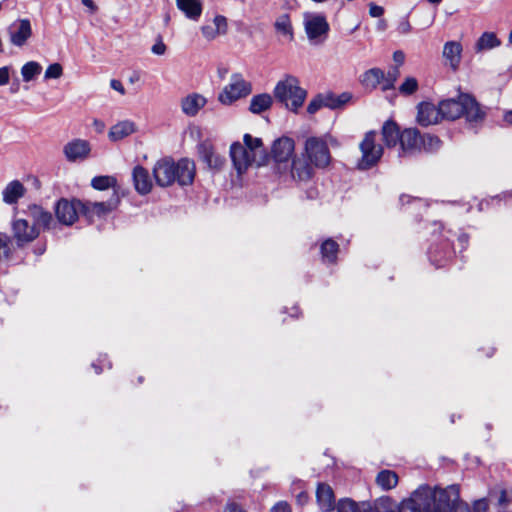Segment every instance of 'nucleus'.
Listing matches in <instances>:
<instances>
[{
  "instance_id": "nucleus-5",
  "label": "nucleus",
  "mask_w": 512,
  "mask_h": 512,
  "mask_svg": "<svg viewBox=\"0 0 512 512\" xmlns=\"http://www.w3.org/2000/svg\"><path fill=\"white\" fill-rule=\"evenodd\" d=\"M273 95L289 111L297 113L304 104L307 91L299 86V80L295 76L286 75L275 85Z\"/></svg>"
},
{
  "instance_id": "nucleus-34",
  "label": "nucleus",
  "mask_w": 512,
  "mask_h": 512,
  "mask_svg": "<svg viewBox=\"0 0 512 512\" xmlns=\"http://www.w3.org/2000/svg\"><path fill=\"white\" fill-rule=\"evenodd\" d=\"M376 483L382 490H391L398 484V475L392 470H381L377 474Z\"/></svg>"
},
{
  "instance_id": "nucleus-35",
  "label": "nucleus",
  "mask_w": 512,
  "mask_h": 512,
  "mask_svg": "<svg viewBox=\"0 0 512 512\" xmlns=\"http://www.w3.org/2000/svg\"><path fill=\"white\" fill-rule=\"evenodd\" d=\"M274 28L277 33L287 37L290 41L294 40V30L288 13L280 15L276 19Z\"/></svg>"
},
{
  "instance_id": "nucleus-57",
  "label": "nucleus",
  "mask_w": 512,
  "mask_h": 512,
  "mask_svg": "<svg viewBox=\"0 0 512 512\" xmlns=\"http://www.w3.org/2000/svg\"><path fill=\"white\" fill-rule=\"evenodd\" d=\"M369 14L371 17L379 18L384 14V8L372 3L370 4Z\"/></svg>"
},
{
  "instance_id": "nucleus-10",
  "label": "nucleus",
  "mask_w": 512,
  "mask_h": 512,
  "mask_svg": "<svg viewBox=\"0 0 512 512\" xmlns=\"http://www.w3.org/2000/svg\"><path fill=\"white\" fill-rule=\"evenodd\" d=\"M305 151L312 164L324 168L330 163L331 155L325 140L319 137H309L305 142Z\"/></svg>"
},
{
  "instance_id": "nucleus-44",
  "label": "nucleus",
  "mask_w": 512,
  "mask_h": 512,
  "mask_svg": "<svg viewBox=\"0 0 512 512\" xmlns=\"http://www.w3.org/2000/svg\"><path fill=\"white\" fill-rule=\"evenodd\" d=\"M78 217L83 216L89 223L94 221V217L96 216L94 210L92 209V202L90 201H81L80 204H77Z\"/></svg>"
},
{
  "instance_id": "nucleus-55",
  "label": "nucleus",
  "mask_w": 512,
  "mask_h": 512,
  "mask_svg": "<svg viewBox=\"0 0 512 512\" xmlns=\"http://www.w3.org/2000/svg\"><path fill=\"white\" fill-rule=\"evenodd\" d=\"M151 51L155 55H163L166 51V45L162 41L161 37L159 40L152 46Z\"/></svg>"
},
{
  "instance_id": "nucleus-19",
  "label": "nucleus",
  "mask_w": 512,
  "mask_h": 512,
  "mask_svg": "<svg viewBox=\"0 0 512 512\" xmlns=\"http://www.w3.org/2000/svg\"><path fill=\"white\" fill-rule=\"evenodd\" d=\"M132 181L135 190L140 195H147L152 189L149 171L141 165H136L132 171Z\"/></svg>"
},
{
  "instance_id": "nucleus-9",
  "label": "nucleus",
  "mask_w": 512,
  "mask_h": 512,
  "mask_svg": "<svg viewBox=\"0 0 512 512\" xmlns=\"http://www.w3.org/2000/svg\"><path fill=\"white\" fill-rule=\"evenodd\" d=\"M295 142L292 138L282 136L273 141L271 151L269 152L270 161L273 160L278 166L279 173L282 174L281 167L284 171L288 169L289 163L294 157Z\"/></svg>"
},
{
  "instance_id": "nucleus-60",
  "label": "nucleus",
  "mask_w": 512,
  "mask_h": 512,
  "mask_svg": "<svg viewBox=\"0 0 512 512\" xmlns=\"http://www.w3.org/2000/svg\"><path fill=\"white\" fill-rule=\"evenodd\" d=\"M393 60L396 63V66H398V67L401 66L404 63V60H405L404 52L401 51V50H396L393 53Z\"/></svg>"
},
{
  "instance_id": "nucleus-53",
  "label": "nucleus",
  "mask_w": 512,
  "mask_h": 512,
  "mask_svg": "<svg viewBox=\"0 0 512 512\" xmlns=\"http://www.w3.org/2000/svg\"><path fill=\"white\" fill-rule=\"evenodd\" d=\"M201 32L208 40L214 39L218 35V31L211 25H203L201 27Z\"/></svg>"
},
{
  "instance_id": "nucleus-8",
  "label": "nucleus",
  "mask_w": 512,
  "mask_h": 512,
  "mask_svg": "<svg viewBox=\"0 0 512 512\" xmlns=\"http://www.w3.org/2000/svg\"><path fill=\"white\" fill-rule=\"evenodd\" d=\"M252 92V84L246 81L242 74L233 73L231 81L219 94V101L224 105H231L238 99L248 96Z\"/></svg>"
},
{
  "instance_id": "nucleus-32",
  "label": "nucleus",
  "mask_w": 512,
  "mask_h": 512,
  "mask_svg": "<svg viewBox=\"0 0 512 512\" xmlns=\"http://www.w3.org/2000/svg\"><path fill=\"white\" fill-rule=\"evenodd\" d=\"M135 132V124L125 120L113 125L109 131V138L112 141H119Z\"/></svg>"
},
{
  "instance_id": "nucleus-50",
  "label": "nucleus",
  "mask_w": 512,
  "mask_h": 512,
  "mask_svg": "<svg viewBox=\"0 0 512 512\" xmlns=\"http://www.w3.org/2000/svg\"><path fill=\"white\" fill-rule=\"evenodd\" d=\"M213 21L218 34H226L228 28L227 18L223 15H216Z\"/></svg>"
},
{
  "instance_id": "nucleus-59",
  "label": "nucleus",
  "mask_w": 512,
  "mask_h": 512,
  "mask_svg": "<svg viewBox=\"0 0 512 512\" xmlns=\"http://www.w3.org/2000/svg\"><path fill=\"white\" fill-rule=\"evenodd\" d=\"M224 512H246L238 503L228 502L225 506Z\"/></svg>"
},
{
  "instance_id": "nucleus-63",
  "label": "nucleus",
  "mask_w": 512,
  "mask_h": 512,
  "mask_svg": "<svg viewBox=\"0 0 512 512\" xmlns=\"http://www.w3.org/2000/svg\"><path fill=\"white\" fill-rule=\"evenodd\" d=\"M46 249H47L46 243H38L35 245L33 252L37 256H40L45 253Z\"/></svg>"
},
{
  "instance_id": "nucleus-7",
  "label": "nucleus",
  "mask_w": 512,
  "mask_h": 512,
  "mask_svg": "<svg viewBox=\"0 0 512 512\" xmlns=\"http://www.w3.org/2000/svg\"><path fill=\"white\" fill-rule=\"evenodd\" d=\"M375 131H369L365 134L360 143L362 157L357 162V168L365 171L376 166L383 155V148L375 143Z\"/></svg>"
},
{
  "instance_id": "nucleus-46",
  "label": "nucleus",
  "mask_w": 512,
  "mask_h": 512,
  "mask_svg": "<svg viewBox=\"0 0 512 512\" xmlns=\"http://www.w3.org/2000/svg\"><path fill=\"white\" fill-rule=\"evenodd\" d=\"M418 89V82L414 77H407L400 85L399 91L404 95H412Z\"/></svg>"
},
{
  "instance_id": "nucleus-24",
  "label": "nucleus",
  "mask_w": 512,
  "mask_h": 512,
  "mask_svg": "<svg viewBox=\"0 0 512 512\" xmlns=\"http://www.w3.org/2000/svg\"><path fill=\"white\" fill-rule=\"evenodd\" d=\"M289 171L293 180L306 181L310 179L313 169L310 164L302 159L293 158L289 163Z\"/></svg>"
},
{
  "instance_id": "nucleus-39",
  "label": "nucleus",
  "mask_w": 512,
  "mask_h": 512,
  "mask_svg": "<svg viewBox=\"0 0 512 512\" xmlns=\"http://www.w3.org/2000/svg\"><path fill=\"white\" fill-rule=\"evenodd\" d=\"M244 147L251 152L252 157L258 158L260 155V151L262 149H266L264 147L263 141L261 138L253 137L251 134H244L243 136Z\"/></svg>"
},
{
  "instance_id": "nucleus-1",
  "label": "nucleus",
  "mask_w": 512,
  "mask_h": 512,
  "mask_svg": "<svg viewBox=\"0 0 512 512\" xmlns=\"http://www.w3.org/2000/svg\"><path fill=\"white\" fill-rule=\"evenodd\" d=\"M423 487L422 504L425 512H471L468 503L461 499L459 484L443 488L438 485L431 487L425 483Z\"/></svg>"
},
{
  "instance_id": "nucleus-28",
  "label": "nucleus",
  "mask_w": 512,
  "mask_h": 512,
  "mask_svg": "<svg viewBox=\"0 0 512 512\" xmlns=\"http://www.w3.org/2000/svg\"><path fill=\"white\" fill-rule=\"evenodd\" d=\"M25 187L19 180L9 182L3 190V201L6 204H16L24 196Z\"/></svg>"
},
{
  "instance_id": "nucleus-20",
  "label": "nucleus",
  "mask_w": 512,
  "mask_h": 512,
  "mask_svg": "<svg viewBox=\"0 0 512 512\" xmlns=\"http://www.w3.org/2000/svg\"><path fill=\"white\" fill-rule=\"evenodd\" d=\"M463 47L459 41H447L443 46L442 55L453 71H457L462 58Z\"/></svg>"
},
{
  "instance_id": "nucleus-4",
  "label": "nucleus",
  "mask_w": 512,
  "mask_h": 512,
  "mask_svg": "<svg viewBox=\"0 0 512 512\" xmlns=\"http://www.w3.org/2000/svg\"><path fill=\"white\" fill-rule=\"evenodd\" d=\"M433 225L435 229L431 235V243L427 250V256L433 266L442 268L455 256L452 239L456 237V233L452 230H445L441 222L435 221Z\"/></svg>"
},
{
  "instance_id": "nucleus-49",
  "label": "nucleus",
  "mask_w": 512,
  "mask_h": 512,
  "mask_svg": "<svg viewBox=\"0 0 512 512\" xmlns=\"http://www.w3.org/2000/svg\"><path fill=\"white\" fill-rule=\"evenodd\" d=\"M107 363V368H112V363L108 360L107 354H100L97 361L92 362L91 366L95 370L96 374H100L103 371V364Z\"/></svg>"
},
{
  "instance_id": "nucleus-18",
  "label": "nucleus",
  "mask_w": 512,
  "mask_h": 512,
  "mask_svg": "<svg viewBox=\"0 0 512 512\" xmlns=\"http://www.w3.org/2000/svg\"><path fill=\"white\" fill-rule=\"evenodd\" d=\"M90 144L86 140L75 139L68 142L63 149V152L70 162H75L79 159H84L90 153Z\"/></svg>"
},
{
  "instance_id": "nucleus-27",
  "label": "nucleus",
  "mask_w": 512,
  "mask_h": 512,
  "mask_svg": "<svg viewBox=\"0 0 512 512\" xmlns=\"http://www.w3.org/2000/svg\"><path fill=\"white\" fill-rule=\"evenodd\" d=\"M176 5L190 20L197 21L202 14L203 5L201 0H176Z\"/></svg>"
},
{
  "instance_id": "nucleus-3",
  "label": "nucleus",
  "mask_w": 512,
  "mask_h": 512,
  "mask_svg": "<svg viewBox=\"0 0 512 512\" xmlns=\"http://www.w3.org/2000/svg\"><path fill=\"white\" fill-rule=\"evenodd\" d=\"M438 105L441 119L453 121L464 117L471 129L482 124L486 116L475 97L467 93H459L456 97L443 99Z\"/></svg>"
},
{
  "instance_id": "nucleus-33",
  "label": "nucleus",
  "mask_w": 512,
  "mask_h": 512,
  "mask_svg": "<svg viewBox=\"0 0 512 512\" xmlns=\"http://www.w3.org/2000/svg\"><path fill=\"white\" fill-rule=\"evenodd\" d=\"M273 104V98L268 93H261L254 95L251 98L249 111L253 114H261L271 108Z\"/></svg>"
},
{
  "instance_id": "nucleus-64",
  "label": "nucleus",
  "mask_w": 512,
  "mask_h": 512,
  "mask_svg": "<svg viewBox=\"0 0 512 512\" xmlns=\"http://www.w3.org/2000/svg\"><path fill=\"white\" fill-rule=\"evenodd\" d=\"M388 27L387 21L385 19H379L376 24V29L378 31H385Z\"/></svg>"
},
{
  "instance_id": "nucleus-37",
  "label": "nucleus",
  "mask_w": 512,
  "mask_h": 512,
  "mask_svg": "<svg viewBox=\"0 0 512 512\" xmlns=\"http://www.w3.org/2000/svg\"><path fill=\"white\" fill-rule=\"evenodd\" d=\"M501 41L494 32H484L477 40L475 49L477 52L498 47Z\"/></svg>"
},
{
  "instance_id": "nucleus-40",
  "label": "nucleus",
  "mask_w": 512,
  "mask_h": 512,
  "mask_svg": "<svg viewBox=\"0 0 512 512\" xmlns=\"http://www.w3.org/2000/svg\"><path fill=\"white\" fill-rule=\"evenodd\" d=\"M363 501L357 502L351 498H341L336 505L337 512H362Z\"/></svg>"
},
{
  "instance_id": "nucleus-6",
  "label": "nucleus",
  "mask_w": 512,
  "mask_h": 512,
  "mask_svg": "<svg viewBox=\"0 0 512 512\" xmlns=\"http://www.w3.org/2000/svg\"><path fill=\"white\" fill-rule=\"evenodd\" d=\"M229 153L233 166L239 175L245 173L253 163L261 167L268 165L270 162V155L267 149H262L259 157L255 158L239 141L231 144Z\"/></svg>"
},
{
  "instance_id": "nucleus-48",
  "label": "nucleus",
  "mask_w": 512,
  "mask_h": 512,
  "mask_svg": "<svg viewBox=\"0 0 512 512\" xmlns=\"http://www.w3.org/2000/svg\"><path fill=\"white\" fill-rule=\"evenodd\" d=\"M63 73V68L59 63L50 64L45 71V78L57 79Z\"/></svg>"
},
{
  "instance_id": "nucleus-51",
  "label": "nucleus",
  "mask_w": 512,
  "mask_h": 512,
  "mask_svg": "<svg viewBox=\"0 0 512 512\" xmlns=\"http://www.w3.org/2000/svg\"><path fill=\"white\" fill-rule=\"evenodd\" d=\"M471 512H489V503L487 498H480L472 503Z\"/></svg>"
},
{
  "instance_id": "nucleus-45",
  "label": "nucleus",
  "mask_w": 512,
  "mask_h": 512,
  "mask_svg": "<svg viewBox=\"0 0 512 512\" xmlns=\"http://www.w3.org/2000/svg\"><path fill=\"white\" fill-rule=\"evenodd\" d=\"M423 146H421V150L431 152L435 151L440 147L441 140L436 135L424 134L422 135Z\"/></svg>"
},
{
  "instance_id": "nucleus-56",
  "label": "nucleus",
  "mask_w": 512,
  "mask_h": 512,
  "mask_svg": "<svg viewBox=\"0 0 512 512\" xmlns=\"http://www.w3.org/2000/svg\"><path fill=\"white\" fill-rule=\"evenodd\" d=\"M271 512H291V507L287 502L279 501L271 508Z\"/></svg>"
},
{
  "instance_id": "nucleus-23",
  "label": "nucleus",
  "mask_w": 512,
  "mask_h": 512,
  "mask_svg": "<svg viewBox=\"0 0 512 512\" xmlns=\"http://www.w3.org/2000/svg\"><path fill=\"white\" fill-rule=\"evenodd\" d=\"M30 216L32 217V225L38 228L43 227L44 230H50L55 225L51 212L44 210L41 206L33 204L29 206Z\"/></svg>"
},
{
  "instance_id": "nucleus-17",
  "label": "nucleus",
  "mask_w": 512,
  "mask_h": 512,
  "mask_svg": "<svg viewBox=\"0 0 512 512\" xmlns=\"http://www.w3.org/2000/svg\"><path fill=\"white\" fill-rule=\"evenodd\" d=\"M441 119L439 105L435 106L431 102L422 101L417 105V123L420 126L427 127L432 124H437Z\"/></svg>"
},
{
  "instance_id": "nucleus-29",
  "label": "nucleus",
  "mask_w": 512,
  "mask_h": 512,
  "mask_svg": "<svg viewBox=\"0 0 512 512\" xmlns=\"http://www.w3.org/2000/svg\"><path fill=\"white\" fill-rule=\"evenodd\" d=\"M323 98L326 108H329L331 110H337L344 107L347 103H349L352 100L353 95L351 92H343L339 95H336L333 92L329 91L323 93Z\"/></svg>"
},
{
  "instance_id": "nucleus-36",
  "label": "nucleus",
  "mask_w": 512,
  "mask_h": 512,
  "mask_svg": "<svg viewBox=\"0 0 512 512\" xmlns=\"http://www.w3.org/2000/svg\"><path fill=\"white\" fill-rule=\"evenodd\" d=\"M385 78V73L380 68H371L362 75V84L371 89H375Z\"/></svg>"
},
{
  "instance_id": "nucleus-21",
  "label": "nucleus",
  "mask_w": 512,
  "mask_h": 512,
  "mask_svg": "<svg viewBox=\"0 0 512 512\" xmlns=\"http://www.w3.org/2000/svg\"><path fill=\"white\" fill-rule=\"evenodd\" d=\"M199 157L209 168L221 169L225 163V158L216 154L212 146L206 142L198 144Z\"/></svg>"
},
{
  "instance_id": "nucleus-43",
  "label": "nucleus",
  "mask_w": 512,
  "mask_h": 512,
  "mask_svg": "<svg viewBox=\"0 0 512 512\" xmlns=\"http://www.w3.org/2000/svg\"><path fill=\"white\" fill-rule=\"evenodd\" d=\"M400 75V71L398 66L391 67L387 74H385V78L382 81V90H390L394 88V84L397 81L398 76Z\"/></svg>"
},
{
  "instance_id": "nucleus-38",
  "label": "nucleus",
  "mask_w": 512,
  "mask_h": 512,
  "mask_svg": "<svg viewBox=\"0 0 512 512\" xmlns=\"http://www.w3.org/2000/svg\"><path fill=\"white\" fill-rule=\"evenodd\" d=\"M42 72V66L36 61H29L21 68L23 81L30 82L35 80Z\"/></svg>"
},
{
  "instance_id": "nucleus-2",
  "label": "nucleus",
  "mask_w": 512,
  "mask_h": 512,
  "mask_svg": "<svg viewBox=\"0 0 512 512\" xmlns=\"http://www.w3.org/2000/svg\"><path fill=\"white\" fill-rule=\"evenodd\" d=\"M195 164L188 158L177 162L172 157L159 159L153 167V177L159 187H169L174 183L184 187L191 185L195 177Z\"/></svg>"
},
{
  "instance_id": "nucleus-22",
  "label": "nucleus",
  "mask_w": 512,
  "mask_h": 512,
  "mask_svg": "<svg viewBox=\"0 0 512 512\" xmlns=\"http://www.w3.org/2000/svg\"><path fill=\"white\" fill-rule=\"evenodd\" d=\"M316 499L322 510L329 512L336 509L337 503L335 502L334 491L327 483H318Z\"/></svg>"
},
{
  "instance_id": "nucleus-62",
  "label": "nucleus",
  "mask_w": 512,
  "mask_h": 512,
  "mask_svg": "<svg viewBox=\"0 0 512 512\" xmlns=\"http://www.w3.org/2000/svg\"><path fill=\"white\" fill-rule=\"evenodd\" d=\"M110 86L112 89L118 91L121 94H125V88L120 80L112 79L110 82Z\"/></svg>"
},
{
  "instance_id": "nucleus-12",
  "label": "nucleus",
  "mask_w": 512,
  "mask_h": 512,
  "mask_svg": "<svg viewBox=\"0 0 512 512\" xmlns=\"http://www.w3.org/2000/svg\"><path fill=\"white\" fill-rule=\"evenodd\" d=\"M304 29L307 38L314 41L322 36L326 37L330 31V25L323 13L306 12L304 14Z\"/></svg>"
},
{
  "instance_id": "nucleus-42",
  "label": "nucleus",
  "mask_w": 512,
  "mask_h": 512,
  "mask_svg": "<svg viewBox=\"0 0 512 512\" xmlns=\"http://www.w3.org/2000/svg\"><path fill=\"white\" fill-rule=\"evenodd\" d=\"M11 238L0 232V261H8L11 257Z\"/></svg>"
},
{
  "instance_id": "nucleus-15",
  "label": "nucleus",
  "mask_w": 512,
  "mask_h": 512,
  "mask_svg": "<svg viewBox=\"0 0 512 512\" xmlns=\"http://www.w3.org/2000/svg\"><path fill=\"white\" fill-rule=\"evenodd\" d=\"M10 42L17 47H22L32 36L31 22L28 18L17 19L8 28Z\"/></svg>"
},
{
  "instance_id": "nucleus-52",
  "label": "nucleus",
  "mask_w": 512,
  "mask_h": 512,
  "mask_svg": "<svg viewBox=\"0 0 512 512\" xmlns=\"http://www.w3.org/2000/svg\"><path fill=\"white\" fill-rule=\"evenodd\" d=\"M511 502H512V498L508 495L507 490L501 489L499 497H498V501H497L498 507L499 508H502V507L507 508Z\"/></svg>"
},
{
  "instance_id": "nucleus-61",
  "label": "nucleus",
  "mask_w": 512,
  "mask_h": 512,
  "mask_svg": "<svg viewBox=\"0 0 512 512\" xmlns=\"http://www.w3.org/2000/svg\"><path fill=\"white\" fill-rule=\"evenodd\" d=\"M397 29L401 34H407L411 30V25L407 19H403Z\"/></svg>"
},
{
  "instance_id": "nucleus-25",
  "label": "nucleus",
  "mask_w": 512,
  "mask_h": 512,
  "mask_svg": "<svg viewBox=\"0 0 512 512\" xmlns=\"http://www.w3.org/2000/svg\"><path fill=\"white\" fill-rule=\"evenodd\" d=\"M207 100L204 96L193 93L182 99L181 108L184 114L193 117L196 116L201 108L206 104Z\"/></svg>"
},
{
  "instance_id": "nucleus-13",
  "label": "nucleus",
  "mask_w": 512,
  "mask_h": 512,
  "mask_svg": "<svg viewBox=\"0 0 512 512\" xmlns=\"http://www.w3.org/2000/svg\"><path fill=\"white\" fill-rule=\"evenodd\" d=\"M77 204H80V200L76 198H60L57 200L54 204L57 221L66 226L74 224L78 219Z\"/></svg>"
},
{
  "instance_id": "nucleus-47",
  "label": "nucleus",
  "mask_w": 512,
  "mask_h": 512,
  "mask_svg": "<svg viewBox=\"0 0 512 512\" xmlns=\"http://www.w3.org/2000/svg\"><path fill=\"white\" fill-rule=\"evenodd\" d=\"M323 99V93H318L317 95H315L307 106V112L313 115L316 112H318L321 108L325 107Z\"/></svg>"
},
{
  "instance_id": "nucleus-41",
  "label": "nucleus",
  "mask_w": 512,
  "mask_h": 512,
  "mask_svg": "<svg viewBox=\"0 0 512 512\" xmlns=\"http://www.w3.org/2000/svg\"><path fill=\"white\" fill-rule=\"evenodd\" d=\"M116 185V178L108 175L95 176L91 180V186L98 191H104Z\"/></svg>"
},
{
  "instance_id": "nucleus-30",
  "label": "nucleus",
  "mask_w": 512,
  "mask_h": 512,
  "mask_svg": "<svg viewBox=\"0 0 512 512\" xmlns=\"http://www.w3.org/2000/svg\"><path fill=\"white\" fill-rule=\"evenodd\" d=\"M120 203V198L116 191L113 192L112 196L101 202H92V209L94 210L96 217L102 218L115 210Z\"/></svg>"
},
{
  "instance_id": "nucleus-26",
  "label": "nucleus",
  "mask_w": 512,
  "mask_h": 512,
  "mask_svg": "<svg viewBox=\"0 0 512 512\" xmlns=\"http://www.w3.org/2000/svg\"><path fill=\"white\" fill-rule=\"evenodd\" d=\"M401 133L399 126L393 120H387L382 127V139L384 144L391 148L400 144Z\"/></svg>"
},
{
  "instance_id": "nucleus-14",
  "label": "nucleus",
  "mask_w": 512,
  "mask_h": 512,
  "mask_svg": "<svg viewBox=\"0 0 512 512\" xmlns=\"http://www.w3.org/2000/svg\"><path fill=\"white\" fill-rule=\"evenodd\" d=\"M424 487L421 484L415 489L408 498L403 499L400 503H396L393 499V504L388 505L384 512H425L423 510Z\"/></svg>"
},
{
  "instance_id": "nucleus-16",
  "label": "nucleus",
  "mask_w": 512,
  "mask_h": 512,
  "mask_svg": "<svg viewBox=\"0 0 512 512\" xmlns=\"http://www.w3.org/2000/svg\"><path fill=\"white\" fill-rule=\"evenodd\" d=\"M421 146H423L422 134L417 128H406L402 131L400 157L404 156L406 153L421 151Z\"/></svg>"
},
{
  "instance_id": "nucleus-31",
  "label": "nucleus",
  "mask_w": 512,
  "mask_h": 512,
  "mask_svg": "<svg viewBox=\"0 0 512 512\" xmlns=\"http://www.w3.org/2000/svg\"><path fill=\"white\" fill-rule=\"evenodd\" d=\"M338 252L339 244L332 238H327L320 245V254L324 263H336Z\"/></svg>"
},
{
  "instance_id": "nucleus-11",
  "label": "nucleus",
  "mask_w": 512,
  "mask_h": 512,
  "mask_svg": "<svg viewBox=\"0 0 512 512\" xmlns=\"http://www.w3.org/2000/svg\"><path fill=\"white\" fill-rule=\"evenodd\" d=\"M40 234L39 228L28 219L15 218L12 221V235L17 248H23L34 241Z\"/></svg>"
},
{
  "instance_id": "nucleus-58",
  "label": "nucleus",
  "mask_w": 512,
  "mask_h": 512,
  "mask_svg": "<svg viewBox=\"0 0 512 512\" xmlns=\"http://www.w3.org/2000/svg\"><path fill=\"white\" fill-rule=\"evenodd\" d=\"M469 235L467 233H461L457 236V240L459 242V245L461 247L460 253H462L467 247L469 243Z\"/></svg>"
},
{
  "instance_id": "nucleus-54",
  "label": "nucleus",
  "mask_w": 512,
  "mask_h": 512,
  "mask_svg": "<svg viewBox=\"0 0 512 512\" xmlns=\"http://www.w3.org/2000/svg\"><path fill=\"white\" fill-rule=\"evenodd\" d=\"M10 66H3L0 68V86L7 85L10 80Z\"/></svg>"
}]
</instances>
